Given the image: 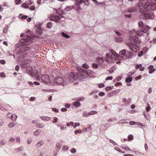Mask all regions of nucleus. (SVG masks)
Returning a JSON list of instances; mask_svg holds the SVG:
<instances>
[{
    "instance_id": "1",
    "label": "nucleus",
    "mask_w": 156,
    "mask_h": 156,
    "mask_svg": "<svg viewBox=\"0 0 156 156\" xmlns=\"http://www.w3.org/2000/svg\"><path fill=\"white\" fill-rule=\"evenodd\" d=\"M147 2L146 0H140L137 4V6L139 8V12L142 13L143 18L151 19L152 18V15L153 14L152 11L154 10L148 8Z\"/></svg>"
},
{
    "instance_id": "2",
    "label": "nucleus",
    "mask_w": 156,
    "mask_h": 156,
    "mask_svg": "<svg viewBox=\"0 0 156 156\" xmlns=\"http://www.w3.org/2000/svg\"><path fill=\"white\" fill-rule=\"evenodd\" d=\"M136 30H132L129 31V33L132 37L130 38V41L133 43L138 44L140 43V40L137 37L141 36L143 34L144 35V34H145V32L141 30L140 31H136Z\"/></svg>"
},
{
    "instance_id": "3",
    "label": "nucleus",
    "mask_w": 156,
    "mask_h": 156,
    "mask_svg": "<svg viewBox=\"0 0 156 156\" xmlns=\"http://www.w3.org/2000/svg\"><path fill=\"white\" fill-rule=\"evenodd\" d=\"M30 30H28L26 32L24 38L20 40V42L22 43L23 45H26L29 44L27 42L30 40V37L32 36L33 33L30 31Z\"/></svg>"
},
{
    "instance_id": "4",
    "label": "nucleus",
    "mask_w": 156,
    "mask_h": 156,
    "mask_svg": "<svg viewBox=\"0 0 156 156\" xmlns=\"http://www.w3.org/2000/svg\"><path fill=\"white\" fill-rule=\"evenodd\" d=\"M107 59L112 63L115 62L116 60V57L118 55L115 51H112L110 53L106 54Z\"/></svg>"
},
{
    "instance_id": "5",
    "label": "nucleus",
    "mask_w": 156,
    "mask_h": 156,
    "mask_svg": "<svg viewBox=\"0 0 156 156\" xmlns=\"http://www.w3.org/2000/svg\"><path fill=\"white\" fill-rule=\"evenodd\" d=\"M54 82L56 84L62 85V86H66L67 83L66 78L63 79L62 77L59 76L55 78Z\"/></svg>"
},
{
    "instance_id": "6",
    "label": "nucleus",
    "mask_w": 156,
    "mask_h": 156,
    "mask_svg": "<svg viewBox=\"0 0 156 156\" xmlns=\"http://www.w3.org/2000/svg\"><path fill=\"white\" fill-rule=\"evenodd\" d=\"M89 0H75L76 2L75 4H74L73 6V8L75 9L76 10H79L80 8L79 4H81L82 2H84L86 5H87L86 4L85 2H88Z\"/></svg>"
},
{
    "instance_id": "7",
    "label": "nucleus",
    "mask_w": 156,
    "mask_h": 156,
    "mask_svg": "<svg viewBox=\"0 0 156 156\" xmlns=\"http://www.w3.org/2000/svg\"><path fill=\"white\" fill-rule=\"evenodd\" d=\"M83 75V74L81 73H78V74H77L75 73L72 72L70 74V77L75 80H76L80 76L82 77Z\"/></svg>"
},
{
    "instance_id": "8",
    "label": "nucleus",
    "mask_w": 156,
    "mask_h": 156,
    "mask_svg": "<svg viewBox=\"0 0 156 156\" xmlns=\"http://www.w3.org/2000/svg\"><path fill=\"white\" fill-rule=\"evenodd\" d=\"M129 47L130 50L134 52L137 51L138 48L137 45L133 43H130L129 45Z\"/></svg>"
},
{
    "instance_id": "9",
    "label": "nucleus",
    "mask_w": 156,
    "mask_h": 156,
    "mask_svg": "<svg viewBox=\"0 0 156 156\" xmlns=\"http://www.w3.org/2000/svg\"><path fill=\"white\" fill-rule=\"evenodd\" d=\"M41 80L43 82L46 83H48L50 82V79L47 75H44L41 76Z\"/></svg>"
},
{
    "instance_id": "10",
    "label": "nucleus",
    "mask_w": 156,
    "mask_h": 156,
    "mask_svg": "<svg viewBox=\"0 0 156 156\" xmlns=\"http://www.w3.org/2000/svg\"><path fill=\"white\" fill-rule=\"evenodd\" d=\"M62 16L61 15L58 16L53 15L51 17L50 19L51 20H53L56 22L58 21L60 18L62 17Z\"/></svg>"
},
{
    "instance_id": "11",
    "label": "nucleus",
    "mask_w": 156,
    "mask_h": 156,
    "mask_svg": "<svg viewBox=\"0 0 156 156\" xmlns=\"http://www.w3.org/2000/svg\"><path fill=\"white\" fill-rule=\"evenodd\" d=\"M6 117L13 120H15L17 118V116L16 115H13L10 112H8L6 114Z\"/></svg>"
},
{
    "instance_id": "12",
    "label": "nucleus",
    "mask_w": 156,
    "mask_h": 156,
    "mask_svg": "<svg viewBox=\"0 0 156 156\" xmlns=\"http://www.w3.org/2000/svg\"><path fill=\"white\" fill-rule=\"evenodd\" d=\"M138 25L140 28H142V29H148L150 28V27L147 25L144 26L143 22L142 21H140L138 22Z\"/></svg>"
},
{
    "instance_id": "13",
    "label": "nucleus",
    "mask_w": 156,
    "mask_h": 156,
    "mask_svg": "<svg viewBox=\"0 0 156 156\" xmlns=\"http://www.w3.org/2000/svg\"><path fill=\"white\" fill-rule=\"evenodd\" d=\"M154 66H148V69L149 70V73L150 74L152 73L156 70L155 69H154Z\"/></svg>"
},
{
    "instance_id": "14",
    "label": "nucleus",
    "mask_w": 156,
    "mask_h": 156,
    "mask_svg": "<svg viewBox=\"0 0 156 156\" xmlns=\"http://www.w3.org/2000/svg\"><path fill=\"white\" fill-rule=\"evenodd\" d=\"M40 118L41 119L45 121H48L50 119V118L47 116H41Z\"/></svg>"
},
{
    "instance_id": "15",
    "label": "nucleus",
    "mask_w": 156,
    "mask_h": 156,
    "mask_svg": "<svg viewBox=\"0 0 156 156\" xmlns=\"http://www.w3.org/2000/svg\"><path fill=\"white\" fill-rule=\"evenodd\" d=\"M136 7H132L129 9L128 11L129 12H133L136 11Z\"/></svg>"
},
{
    "instance_id": "16",
    "label": "nucleus",
    "mask_w": 156,
    "mask_h": 156,
    "mask_svg": "<svg viewBox=\"0 0 156 156\" xmlns=\"http://www.w3.org/2000/svg\"><path fill=\"white\" fill-rule=\"evenodd\" d=\"M123 41L122 38L120 37H116L115 38V41L116 42L119 43L122 42Z\"/></svg>"
},
{
    "instance_id": "17",
    "label": "nucleus",
    "mask_w": 156,
    "mask_h": 156,
    "mask_svg": "<svg viewBox=\"0 0 156 156\" xmlns=\"http://www.w3.org/2000/svg\"><path fill=\"white\" fill-rule=\"evenodd\" d=\"M45 126L44 125L43 123H38L36 125V127L37 128H42Z\"/></svg>"
},
{
    "instance_id": "18",
    "label": "nucleus",
    "mask_w": 156,
    "mask_h": 156,
    "mask_svg": "<svg viewBox=\"0 0 156 156\" xmlns=\"http://www.w3.org/2000/svg\"><path fill=\"white\" fill-rule=\"evenodd\" d=\"M44 143L43 141H41L39 142L38 143L36 144L35 146L37 147H40L42 145H43Z\"/></svg>"
},
{
    "instance_id": "19",
    "label": "nucleus",
    "mask_w": 156,
    "mask_h": 156,
    "mask_svg": "<svg viewBox=\"0 0 156 156\" xmlns=\"http://www.w3.org/2000/svg\"><path fill=\"white\" fill-rule=\"evenodd\" d=\"M28 62H24V63H23L21 65V67L22 68H25L27 67V65L26 64V63H27L28 62H30V60H27Z\"/></svg>"
},
{
    "instance_id": "20",
    "label": "nucleus",
    "mask_w": 156,
    "mask_h": 156,
    "mask_svg": "<svg viewBox=\"0 0 156 156\" xmlns=\"http://www.w3.org/2000/svg\"><path fill=\"white\" fill-rule=\"evenodd\" d=\"M97 62L100 63H102L104 62L103 58H98L97 60Z\"/></svg>"
},
{
    "instance_id": "21",
    "label": "nucleus",
    "mask_w": 156,
    "mask_h": 156,
    "mask_svg": "<svg viewBox=\"0 0 156 156\" xmlns=\"http://www.w3.org/2000/svg\"><path fill=\"white\" fill-rule=\"evenodd\" d=\"M40 134V133L39 132L38 130L37 129H36L35 131L34 132V135L37 136H39Z\"/></svg>"
},
{
    "instance_id": "22",
    "label": "nucleus",
    "mask_w": 156,
    "mask_h": 156,
    "mask_svg": "<svg viewBox=\"0 0 156 156\" xmlns=\"http://www.w3.org/2000/svg\"><path fill=\"white\" fill-rule=\"evenodd\" d=\"M52 26V24L51 22H48L47 24V27L48 28H51Z\"/></svg>"
},
{
    "instance_id": "23",
    "label": "nucleus",
    "mask_w": 156,
    "mask_h": 156,
    "mask_svg": "<svg viewBox=\"0 0 156 156\" xmlns=\"http://www.w3.org/2000/svg\"><path fill=\"white\" fill-rule=\"evenodd\" d=\"M132 80V78L131 77H130L127 78L126 80V81L127 83L131 82Z\"/></svg>"
},
{
    "instance_id": "24",
    "label": "nucleus",
    "mask_w": 156,
    "mask_h": 156,
    "mask_svg": "<svg viewBox=\"0 0 156 156\" xmlns=\"http://www.w3.org/2000/svg\"><path fill=\"white\" fill-rule=\"evenodd\" d=\"M15 3L16 5H19L22 3V2L21 0H15Z\"/></svg>"
},
{
    "instance_id": "25",
    "label": "nucleus",
    "mask_w": 156,
    "mask_h": 156,
    "mask_svg": "<svg viewBox=\"0 0 156 156\" xmlns=\"http://www.w3.org/2000/svg\"><path fill=\"white\" fill-rule=\"evenodd\" d=\"M98 113L97 112L94 111H91L90 112L88 113V115H90L93 114H97Z\"/></svg>"
},
{
    "instance_id": "26",
    "label": "nucleus",
    "mask_w": 156,
    "mask_h": 156,
    "mask_svg": "<svg viewBox=\"0 0 156 156\" xmlns=\"http://www.w3.org/2000/svg\"><path fill=\"white\" fill-rule=\"evenodd\" d=\"M6 143V141L5 140H2L0 141V146L5 145Z\"/></svg>"
},
{
    "instance_id": "27",
    "label": "nucleus",
    "mask_w": 156,
    "mask_h": 156,
    "mask_svg": "<svg viewBox=\"0 0 156 156\" xmlns=\"http://www.w3.org/2000/svg\"><path fill=\"white\" fill-rule=\"evenodd\" d=\"M133 139V136L131 134H130L128 136V141H129L130 140H132Z\"/></svg>"
},
{
    "instance_id": "28",
    "label": "nucleus",
    "mask_w": 156,
    "mask_h": 156,
    "mask_svg": "<svg viewBox=\"0 0 156 156\" xmlns=\"http://www.w3.org/2000/svg\"><path fill=\"white\" fill-rule=\"evenodd\" d=\"M80 103L79 101L75 102L74 104V106L76 107H78V106H80Z\"/></svg>"
},
{
    "instance_id": "29",
    "label": "nucleus",
    "mask_w": 156,
    "mask_h": 156,
    "mask_svg": "<svg viewBox=\"0 0 156 156\" xmlns=\"http://www.w3.org/2000/svg\"><path fill=\"white\" fill-rule=\"evenodd\" d=\"M126 53V51L125 50H123L119 52V54L120 55H124Z\"/></svg>"
},
{
    "instance_id": "30",
    "label": "nucleus",
    "mask_w": 156,
    "mask_h": 156,
    "mask_svg": "<svg viewBox=\"0 0 156 156\" xmlns=\"http://www.w3.org/2000/svg\"><path fill=\"white\" fill-rule=\"evenodd\" d=\"M15 124L11 122L9 124L8 127L10 128H12L14 127L15 126Z\"/></svg>"
},
{
    "instance_id": "31",
    "label": "nucleus",
    "mask_w": 156,
    "mask_h": 156,
    "mask_svg": "<svg viewBox=\"0 0 156 156\" xmlns=\"http://www.w3.org/2000/svg\"><path fill=\"white\" fill-rule=\"evenodd\" d=\"M22 7L24 8H28L29 7L28 5L26 3H23L22 5Z\"/></svg>"
},
{
    "instance_id": "32",
    "label": "nucleus",
    "mask_w": 156,
    "mask_h": 156,
    "mask_svg": "<svg viewBox=\"0 0 156 156\" xmlns=\"http://www.w3.org/2000/svg\"><path fill=\"white\" fill-rule=\"evenodd\" d=\"M115 69V67H113L111 68L109 70V72L110 73H113Z\"/></svg>"
},
{
    "instance_id": "33",
    "label": "nucleus",
    "mask_w": 156,
    "mask_h": 156,
    "mask_svg": "<svg viewBox=\"0 0 156 156\" xmlns=\"http://www.w3.org/2000/svg\"><path fill=\"white\" fill-rule=\"evenodd\" d=\"M19 17L20 18H21L22 19L25 20L27 18V16H22L21 14H20L19 15Z\"/></svg>"
},
{
    "instance_id": "34",
    "label": "nucleus",
    "mask_w": 156,
    "mask_h": 156,
    "mask_svg": "<svg viewBox=\"0 0 156 156\" xmlns=\"http://www.w3.org/2000/svg\"><path fill=\"white\" fill-rule=\"evenodd\" d=\"M83 67L86 69H87L89 68V66L87 63H84L82 65Z\"/></svg>"
},
{
    "instance_id": "35",
    "label": "nucleus",
    "mask_w": 156,
    "mask_h": 156,
    "mask_svg": "<svg viewBox=\"0 0 156 156\" xmlns=\"http://www.w3.org/2000/svg\"><path fill=\"white\" fill-rule=\"evenodd\" d=\"M92 67L94 69H97L98 67V65L95 63H93L92 65Z\"/></svg>"
},
{
    "instance_id": "36",
    "label": "nucleus",
    "mask_w": 156,
    "mask_h": 156,
    "mask_svg": "<svg viewBox=\"0 0 156 156\" xmlns=\"http://www.w3.org/2000/svg\"><path fill=\"white\" fill-rule=\"evenodd\" d=\"M23 147L22 146H21L20 147L18 148L16 150L18 152H20V151H22L23 150Z\"/></svg>"
},
{
    "instance_id": "37",
    "label": "nucleus",
    "mask_w": 156,
    "mask_h": 156,
    "mask_svg": "<svg viewBox=\"0 0 156 156\" xmlns=\"http://www.w3.org/2000/svg\"><path fill=\"white\" fill-rule=\"evenodd\" d=\"M61 146V144L59 143H57L56 144V147L58 149H60Z\"/></svg>"
},
{
    "instance_id": "38",
    "label": "nucleus",
    "mask_w": 156,
    "mask_h": 156,
    "mask_svg": "<svg viewBox=\"0 0 156 156\" xmlns=\"http://www.w3.org/2000/svg\"><path fill=\"white\" fill-rule=\"evenodd\" d=\"M61 34H62V36L65 37L67 38H68V35L67 34H65L63 32Z\"/></svg>"
},
{
    "instance_id": "39",
    "label": "nucleus",
    "mask_w": 156,
    "mask_h": 156,
    "mask_svg": "<svg viewBox=\"0 0 156 156\" xmlns=\"http://www.w3.org/2000/svg\"><path fill=\"white\" fill-rule=\"evenodd\" d=\"M63 148L64 151H66L68 149V147L67 146H64Z\"/></svg>"
},
{
    "instance_id": "40",
    "label": "nucleus",
    "mask_w": 156,
    "mask_h": 156,
    "mask_svg": "<svg viewBox=\"0 0 156 156\" xmlns=\"http://www.w3.org/2000/svg\"><path fill=\"white\" fill-rule=\"evenodd\" d=\"M58 120V119L56 117H55L53 118V120L52 121V122L54 123H56L57 122V120Z\"/></svg>"
},
{
    "instance_id": "41",
    "label": "nucleus",
    "mask_w": 156,
    "mask_h": 156,
    "mask_svg": "<svg viewBox=\"0 0 156 156\" xmlns=\"http://www.w3.org/2000/svg\"><path fill=\"white\" fill-rule=\"evenodd\" d=\"M82 133V131L80 130H75L74 132V133L76 134H77L78 133Z\"/></svg>"
},
{
    "instance_id": "42",
    "label": "nucleus",
    "mask_w": 156,
    "mask_h": 156,
    "mask_svg": "<svg viewBox=\"0 0 156 156\" xmlns=\"http://www.w3.org/2000/svg\"><path fill=\"white\" fill-rule=\"evenodd\" d=\"M30 49V47H24V50L25 51H29Z\"/></svg>"
},
{
    "instance_id": "43",
    "label": "nucleus",
    "mask_w": 156,
    "mask_h": 156,
    "mask_svg": "<svg viewBox=\"0 0 156 156\" xmlns=\"http://www.w3.org/2000/svg\"><path fill=\"white\" fill-rule=\"evenodd\" d=\"M76 151V150L75 148H73L72 149L70 150V152L72 153H75Z\"/></svg>"
},
{
    "instance_id": "44",
    "label": "nucleus",
    "mask_w": 156,
    "mask_h": 156,
    "mask_svg": "<svg viewBox=\"0 0 156 156\" xmlns=\"http://www.w3.org/2000/svg\"><path fill=\"white\" fill-rule=\"evenodd\" d=\"M98 87L100 88H102L105 87V85L103 83L98 84Z\"/></svg>"
},
{
    "instance_id": "45",
    "label": "nucleus",
    "mask_w": 156,
    "mask_h": 156,
    "mask_svg": "<svg viewBox=\"0 0 156 156\" xmlns=\"http://www.w3.org/2000/svg\"><path fill=\"white\" fill-rule=\"evenodd\" d=\"M78 70L80 71V73L83 72V73H84V72L83 69L80 67H78Z\"/></svg>"
},
{
    "instance_id": "46",
    "label": "nucleus",
    "mask_w": 156,
    "mask_h": 156,
    "mask_svg": "<svg viewBox=\"0 0 156 156\" xmlns=\"http://www.w3.org/2000/svg\"><path fill=\"white\" fill-rule=\"evenodd\" d=\"M32 142V140L31 139H28L27 140V144H30Z\"/></svg>"
},
{
    "instance_id": "47",
    "label": "nucleus",
    "mask_w": 156,
    "mask_h": 156,
    "mask_svg": "<svg viewBox=\"0 0 156 156\" xmlns=\"http://www.w3.org/2000/svg\"><path fill=\"white\" fill-rule=\"evenodd\" d=\"M29 9L30 10L33 11L34 10L35 7L34 6H31L30 7Z\"/></svg>"
},
{
    "instance_id": "48",
    "label": "nucleus",
    "mask_w": 156,
    "mask_h": 156,
    "mask_svg": "<svg viewBox=\"0 0 156 156\" xmlns=\"http://www.w3.org/2000/svg\"><path fill=\"white\" fill-rule=\"evenodd\" d=\"M129 124L130 125H134L136 124V122L134 121H131L129 122Z\"/></svg>"
},
{
    "instance_id": "49",
    "label": "nucleus",
    "mask_w": 156,
    "mask_h": 156,
    "mask_svg": "<svg viewBox=\"0 0 156 156\" xmlns=\"http://www.w3.org/2000/svg\"><path fill=\"white\" fill-rule=\"evenodd\" d=\"M143 51H140L138 54V56L139 57H140V56H141L143 55Z\"/></svg>"
},
{
    "instance_id": "50",
    "label": "nucleus",
    "mask_w": 156,
    "mask_h": 156,
    "mask_svg": "<svg viewBox=\"0 0 156 156\" xmlns=\"http://www.w3.org/2000/svg\"><path fill=\"white\" fill-rule=\"evenodd\" d=\"M52 110L53 111H54L56 112H59L58 110L57 109L55 108H52Z\"/></svg>"
},
{
    "instance_id": "51",
    "label": "nucleus",
    "mask_w": 156,
    "mask_h": 156,
    "mask_svg": "<svg viewBox=\"0 0 156 156\" xmlns=\"http://www.w3.org/2000/svg\"><path fill=\"white\" fill-rule=\"evenodd\" d=\"M58 151L57 150H55L53 152V156H57V153L58 152Z\"/></svg>"
},
{
    "instance_id": "52",
    "label": "nucleus",
    "mask_w": 156,
    "mask_h": 156,
    "mask_svg": "<svg viewBox=\"0 0 156 156\" xmlns=\"http://www.w3.org/2000/svg\"><path fill=\"white\" fill-rule=\"evenodd\" d=\"M5 62L4 60H0V63L2 64H5Z\"/></svg>"
},
{
    "instance_id": "53",
    "label": "nucleus",
    "mask_w": 156,
    "mask_h": 156,
    "mask_svg": "<svg viewBox=\"0 0 156 156\" xmlns=\"http://www.w3.org/2000/svg\"><path fill=\"white\" fill-rule=\"evenodd\" d=\"M15 138L13 137H11L9 139V140L10 141L14 142L15 141Z\"/></svg>"
},
{
    "instance_id": "54",
    "label": "nucleus",
    "mask_w": 156,
    "mask_h": 156,
    "mask_svg": "<svg viewBox=\"0 0 156 156\" xmlns=\"http://www.w3.org/2000/svg\"><path fill=\"white\" fill-rule=\"evenodd\" d=\"M41 23H40L36 26L37 27L38 29H41Z\"/></svg>"
},
{
    "instance_id": "55",
    "label": "nucleus",
    "mask_w": 156,
    "mask_h": 156,
    "mask_svg": "<svg viewBox=\"0 0 156 156\" xmlns=\"http://www.w3.org/2000/svg\"><path fill=\"white\" fill-rule=\"evenodd\" d=\"M20 69V66L18 65H17L15 68V69L16 71H19Z\"/></svg>"
},
{
    "instance_id": "56",
    "label": "nucleus",
    "mask_w": 156,
    "mask_h": 156,
    "mask_svg": "<svg viewBox=\"0 0 156 156\" xmlns=\"http://www.w3.org/2000/svg\"><path fill=\"white\" fill-rule=\"evenodd\" d=\"M35 100V98L34 97H31L30 98V100L31 101H34Z\"/></svg>"
},
{
    "instance_id": "57",
    "label": "nucleus",
    "mask_w": 156,
    "mask_h": 156,
    "mask_svg": "<svg viewBox=\"0 0 156 156\" xmlns=\"http://www.w3.org/2000/svg\"><path fill=\"white\" fill-rule=\"evenodd\" d=\"M67 110V109L66 108H62L61 109V111L63 112H65Z\"/></svg>"
},
{
    "instance_id": "58",
    "label": "nucleus",
    "mask_w": 156,
    "mask_h": 156,
    "mask_svg": "<svg viewBox=\"0 0 156 156\" xmlns=\"http://www.w3.org/2000/svg\"><path fill=\"white\" fill-rule=\"evenodd\" d=\"M105 95V93L103 92H101L99 94V95L100 96H102Z\"/></svg>"
},
{
    "instance_id": "59",
    "label": "nucleus",
    "mask_w": 156,
    "mask_h": 156,
    "mask_svg": "<svg viewBox=\"0 0 156 156\" xmlns=\"http://www.w3.org/2000/svg\"><path fill=\"white\" fill-rule=\"evenodd\" d=\"M142 66V65L141 64H139V65H136V69H138V68H140V67H141V66Z\"/></svg>"
},
{
    "instance_id": "60",
    "label": "nucleus",
    "mask_w": 156,
    "mask_h": 156,
    "mask_svg": "<svg viewBox=\"0 0 156 156\" xmlns=\"http://www.w3.org/2000/svg\"><path fill=\"white\" fill-rule=\"evenodd\" d=\"M151 42L155 44L156 43V38H154L151 41Z\"/></svg>"
},
{
    "instance_id": "61",
    "label": "nucleus",
    "mask_w": 156,
    "mask_h": 156,
    "mask_svg": "<svg viewBox=\"0 0 156 156\" xmlns=\"http://www.w3.org/2000/svg\"><path fill=\"white\" fill-rule=\"evenodd\" d=\"M151 109V107L150 106H148L146 108V110L147 112H148Z\"/></svg>"
},
{
    "instance_id": "62",
    "label": "nucleus",
    "mask_w": 156,
    "mask_h": 156,
    "mask_svg": "<svg viewBox=\"0 0 156 156\" xmlns=\"http://www.w3.org/2000/svg\"><path fill=\"white\" fill-rule=\"evenodd\" d=\"M112 78L113 77L112 76H110L107 77L106 78V80H112Z\"/></svg>"
},
{
    "instance_id": "63",
    "label": "nucleus",
    "mask_w": 156,
    "mask_h": 156,
    "mask_svg": "<svg viewBox=\"0 0 156 156\" xmlns=\"http://www.w3.org/2000/svg\"><path fill=\"white\" fill-rule=\"evenodd\" d=\"M35 77L36 78L37 80H40V77L39 76H38V75H37V74H35Z\"/></svg>"
},
{
    "instance_id": "64",
    "label": "nucleus",
    "mask_w": 156,
    "mask_h": 156,
    "mask_svg": "<svg viewBox=\"0 0 156 156\" xmlns=\"http://www.w3.org/2000/svg\"><path fill=\"white\" fill-rule=\"evenodd\" d=\"M121 85V83L120 82H117L115 83V86H120Z\"/></svg>"
}]
</instances>
